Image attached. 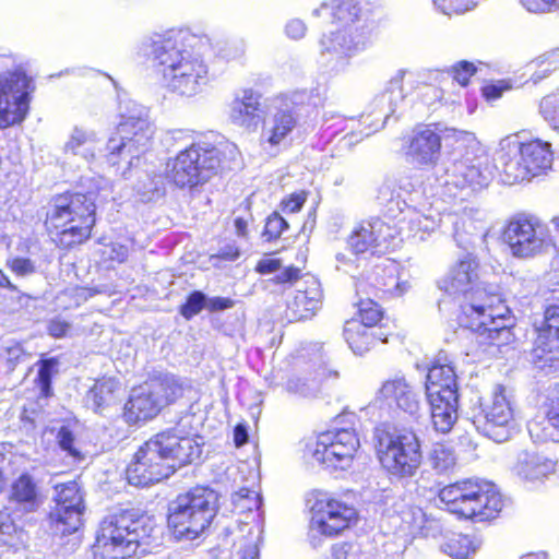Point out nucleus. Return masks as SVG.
Segmentation results:
<instances>
[{
  "instance_id": "7ed1b4c3",
  "label": "nucleus",
  "mask_w": 559,
  "mask_h": 559,
  "mask_svg": "<svg viewBox=\"0 0 559 559\" xmlns=\"http://www.w3.org/2000/svg\"><path fill=\"white\" fill-rule=\"evenodd\" d=\"M239 158L240 151L227 140H198L167 159L164 176L178 189L194 190L230 171Z\"/></svg>"
},
{
  "instance_id": "f03ea898",
  "label": "nucleus",
  "mask_w": 559,
  "mask_h": 559,
  "mask_svg": "<svg viewBox=\"0 0 559 559\" xmlns=\"http://www.w3.org/2000/svg\"><path fill=\"white\" fill-rule=\"evenodd\" d=\"M201 453V445L194 437L167 428L150 437L134 451L124 468V477L134 487H150L193 463Z\"/></svg>"
},
{
  "instance_id": "2eb2a0df",
  "label": "nucleus",
  "mask_w": 559,
  "mask_h": 559,
  "mask_svg": "<svg viewBox=\"0 0 559 559\" xmlns=\"http://www.w3.org/2000/svg\"><path fill=\"white\" fill-rule=\"evenodd\" d=\"M533 364L542 370L559 368V298L544 307L542 319L533 322Z\"/></svg>"
},
{
  "instance_id": "c85d7f7f",
  "label": "nucleus",
  "mask_w": 559,
  "mask_h": 559,
  "mask_svg": "<svg viewBox=\"0 0 559 559\" xmlns=\"http://www.w3.org/2000/svg\"><path fill=\"white\" fill-rule=\"evenodd\" d=\"M425 389L427 396L459 395L456 373L451 364L435 361L427 372Z\"/></svg>"
},
{
  "instance_id": "5701e85b",
  "label": "nucleus",
  "mask_w": 559,
  "mask_h": 559,
  "mask_svg": "<svg viewBox=\"0 0 559 559\" xmlns=\"http://www.w3.org/2000/svg\"><path fill=\"white\" fill-rule=\"evenodd\" d=\"M378 397L390 408L408 415H415L419 411L418 395L404 377L385 380L379 389Z\"/></svg>"
},
{
  "instance_id": "3c124183",
  "label": "nucleus",
  "mask_w": 559,
  "mask_h": 559,
  "mask_svg": "<svg viewBox=\"0 0 559 559\" xmlns=\"http://www.w3.org/2000/svg\"><path fill=\"white\" fill-rule=\"evenodd\" d=\"M57 443L61 450L71 457L81 461L84 459L82 452L75 447V435L69 426H61L56 435Z\"/></svg>"
},
{
  "instance_id": "09e8293b",
  "label": "nucleus",
  "mask_w": 559,
  "mask_h": 559,
  "mask_svg": "<svg viewBox=\"0 0 559 559\" xmlns=\"http://www.w3.org/2000/svg\"><path fill=\"white\" fill-rule=\"evenodd\" d=\"M206 308V296L201 290L189 293L185 301L179 306V313L186 319L191 320Z\"/></svg>"
},
{
  "instance_id": "de8ad7c7",
  "label": "nucleus",
  "mask_w": 559,
  "mask_h": 559,
  "mask_svg": "<svg viewBox=\"0 0 559 559\" xmlns=\"http://www.w3.org/2000/svg\"><path fill=\"white\" fill-rule=\"evenodd\" d=\"M481 430L489 439L501 443L511 437L513 431V421H501L499 419L490 420L489 418H484Z\"/></svg>"
},
{
  "instance_id": "0eeeda50",
  "label": "nucleus",
  "mask_w": 559,
  "mask_h": 559,
  "mask_svg": "<svg viewBox=\"0 0 559 559\" xmlns=\"http://www.w3.org/2000/svg\"><path fill=\"white\" fill-rule=\"evenodd\" d=\"M372 439L376 459L388 475L402 479L417 474L424 456L414 429L383 421L373 428Z\"/></svg>"
},
{
  "instance_id": "bb28decb",
  "label": "nucleus",
  "mask_w": 559,
  "mask_h": 559,
  "mask_svg": "<svg viewBox=\"0 0 559 559\" xmlns=\"http://www.w3.org/2000/svg\"><path fill=\"white\" fill-rule=\"evenodd\" d=\"M343 336L353 353L361 356L379 343H386L390 334L376 333L356 319H350L345 322Z\"/></svg>"
},
{
  "instance_id": "052dcab7",
  "label": "nucleus",
  "mask_w": 559,
  "mask_h": 559,
  "mask_svg": "<svg viewBox=\"0 0 559 559\" xmlns=\"http://www.w3.org/2000/svg\"><path fill=\"white\" fill-rule=\"evenodd\" d=\"M46 329L48 335L52 338H64L70 335L71 323L57 317L48 321Z\"/></svg>"
},
{
  "instance_id": "e2e57ef3",
  "label": "nucleus",
  "mask_w": 559,
  "mask_h": 559,
  "mask_svg": "<svg viewBox=\"0 0 559 559\" xmlns=\"http://www.w3.org/2000/svg\"><path fill=\"white\" fill-rule=\"evenodd\" d=\"M235 306V300L229 297H212L210 299L206 298V309L210 312L223 311L226 309H230Z\"/></svg>"
},
{
  "instance_id": "4be33fe9",
  "label": "nucleus",
  "mask_w": 559,
  "mask_h": 559,
  "mask_svg": "<svg viewBox=\"0 0 559 559\" xmlns=\"http://www.w3.org/2000/svg\"><path fill=\"white\" fill-rule=\"evenodd\" d=\"M479 261L467 254L456 261L448 274L441 280L440 287L448 294L465 296L474 293L477 288L474 285L479 281Z\"/></svg>"
},
{
  "instance_id": "9d476101",
  "label": "nucleus",
  "mask_w": 559,
  "mask_h": 559,
  "mask_svg": "<svg viewBox=\"0 0 559 559\" xmlns=\"http://www.w3.org/2000/svg\"><path fill=\"white\" fill-rule=\"evenodd\" d=\"M310 502V524L323 537H338L359 520L357 509L343 495L314 490Z\"/></svg>"
},
{
  "instance_id": "4468645a",
  "label": "nucleus",
  "mask_w": 559,
  "mask_h": 559,
  "mask_svg": "<svg viewBox=\"0 0 559 559\" xmlns=\"http://www.w3.org/2000/svg\"><path fill=\"white\" fill-rule=\"evenodd\" d=\"M360 448V438L356 428H335L317 436L311 454L325 468L345 471L354 464Z\"/></svg>"
},
{
  "instance_id": "72a5a7b5",
  "label": "nucleus",
  "mask_w": 559,
  "mask_h": 559,
  "mask_svg": "<svg viewBox=\"0 0 559 559\" xmlns=\"http://www.w3.org/2000/svg\"><path fill=\"white\" fill-rule=\"evenodd\" d=\"M260 98L261 95L253 90H243L242 95L233 100V120L245 128L255 127L262 112Z\"/></svg>"
},
{
  "instance_id": "4d7b16f0",
  "label": "nucleus",
  "mask_w": 559,
  "mask_h": 559,
  "mask_svg": "<svg viewBox=\"0 0 559 559\" xmlns=\"http://www.w3.org/2000/svg\"><path fill=\"white\" fill-rule=\"evenodd\" d=\"M5 265L16 276H27L36 272V266L29 258L15 257L9 259Z\"/></svg>"
},
{
  "instance_id": "49530a36",
  "label": "nucleus",
  "mask_w": 559,
  "mask_h": 559,
  "mask_svg": "<svg viewBox=\"0 0 559 559\" xmlns=\"http://www.w3.org/2000/svg\"><path fill=\"white\" fill-rule=\"evenodd\" d=\"M484 418L513 421V411L504 394L499 392L492 396L491 403L484 409Z\"/></svg>"
},
{
  "instance_id": "0e129e2a",
  "label": "nucleus",
  "mask_w": 559,
  "mask_h": 559,
  "mask_svg": "<svg viewBox=\"0 0 559 559\" xmlns=\"http://www.w3.org/2000/svg\"><path fill=\"white\" fill-rule=\"evenodd\" d=\"M107 247L110 249V253L107 258L103 257L104 262L123 263L127 261V249L122 245L111 242ZM105 253L104 251L103 255H105Z\"/></svg>"
},
{
  "instance_id": "6e6552de",
  "label": "nucleus",
  "mask_w": 559,
  "mask_h": 559,
  "mask_svg": "<svg viewBox=\"0 0 559 559\" xmlns=\"http://www.w3.org/2000/svg\"><path fill=\"white\" fill-rule=\"evenodd\" d=\"M361 13L362 8L358 0H329L321 3L314 14L336 27L335 31L322 35L321 53L335 55L343 59L364 50L370 34L364 26H356Z\"/></svg>"
},
{
  "instance_id": "774afa93",
  "label": "nucleus",
  "mask_w": 559,
  "mask_h": 559,
  "mask_svg": "<svg viewBox=\"0 0 559 559\" xmlns=\"http://www.w3.org/2000/svg\"><path fill=\"white\" fill-rule=\"evenodd\" d=\"M8 365L10 368L14 369V367L21 361V359L25 356V353L22 347L13 346L8 347Z\"/></svg>"
},
{
  "instance_id": "c03bdc74",
  "label": "nucleus",
  "mask_w": 559,
  "mask_h": 559,
  "mask_svg": "<svg viewBox=\"0 0 559 559\" xmlns=\"http://www.w3.org/2000/svg\"><path fill=\"white\" fill-rule=\"evenodd\" d=\"M542 409L546 423L559 435V382L547 393Z\"/></svg>"
},
{
  "instance_id": "dca6fc26",
  "label": "nucleus",
  "mask_w": 559,
  "mask_h": 559,
  "mask_svg": "<svg viewBox=\"0 0 559 559\" xmlns=\"http://www.w3.org/2000/svg\"><path fill=\"white\" fill-rule=\"evenodd\" d=\"M55 506L47 514L49 526L62 536L75 533L85 510L82 488L76 480L55 485Z\"/></svg>"
},
{
  "instance_id": "69168bd1",
  "label": "nucleus",
  "mask_w": 559,
  "mask_h": 559,
  "mask_svg": "<svg viewBox=\"0 0 559 559\" xmlns=\"http://www.w3.org/2000/svg\"><path fill=\"white\" fill-rule=\"evenodd\" d=\"M240 249L236 245H227L222 248L217 253L212 255V259L217 261H236L240 257Z\"/></svg>"
},
{
  "instance_id": "5fc2aeb1",
  "label": "nucleus",
  "mask_w": 559,
  "mask_h": 559,
  "mask_svg": "<svg viewBox=\"0 0 559 559\" xmlns=\"http://www.w3.org/2000/svg\"><path fill=\"white\" fill-rule=\"evenodd\" d=\"M302 277V271L300 267L290 264L285 266L281 273L270 278L273 285L282 287H292Z\"/></svg>"
},
{
  "instance_id": "e433bc0d",
  "label": "nucleus",
  "mask_w": 559,
  "mask_h": 559,
  "mask_svg": "<svg viewBox=\"0 0 559 559\" xmlns=\"http://www.w3.org/2000/svg\"><path fill=\"white\" fill-rule=\"evenodd\" d=\"M428 459L431 468L438 475L453 473L457 464V456L453 447L444 442H436L432 445Z\"/></svg>"
},
{
  "instance_id": "f704fd0d",
  "label": "nucleus",
  "mask_w": 559,
  "mask_h": 559,
  "mask_svg": "<svg viewBox=\"0 0 559 559\" xmlns=\"http://www.w3.org/2000/svg\"><path fill=\"white\" fill-rule=\"evenodd\" d=\"M298 126V117L292 109L277 110L271 119V124L266 130L265 142L271 147H278L293 133Z\"/></svg>"
},
{
  "instance_id": "bf43d9fd",
  "label": "nucleus",
  "mask_w": 559,
  "mask_h": 559,
  "mask_svg": "<svg viewBox=\"0 0 559 559\" xmlns=\"http://www.w3.org/2000/svg\"><path fill=\"white\" fill-rule=\"evenodd\" d=\"M338 124H342L341 128H337L333 134H343V140H348V142H358L362 139L361 131H357L355 126L357 122L354 119H342L338 121Z\"/></svg>"
},
{
  "instance_id": "a18cd8bd",
  "label": "nucleus",
  "mask_w": 559,
  "mask_h": 559,
  "mask_svg": "<svg viewBox=\"0 0 559 559\" xmlns=\"http://www.w3.org/2000/svg\"><path fill=\"white\" fill-rule=\"evenodd\" d=\"M231 503L238 513H247L261 507V498L257 491L241 487L231 495Z\"/></svg>"
},
{
  "instance_id": "c756f323",
  "label": "nucleus",
  "mask_w": 559,
  "mask_h": 559,
  "mask_svg": "<svg viewBox=\"0 0 559 559\" xmlns=\"http://www.w3.org/2000/svg\"><path fill=\"white\" fill-rule=\"evenodd\" d=\"M427 399L433 428L441 433L450 432L457 419L459 395H433Z\"/></svg>"
},
{
  "instance_id": "ea45409f",
  "label": "nucleus",
  "mask_w": 559,
  "mask_h": 559,
  "mask_svg": "<svg viewBox=\"0 0 559 559\" xmlns=\"http://www.w3.org/2000/svg\"><path fill=\"white\" fill-rule=\"evenodd\" d=\"M289 223L281 215V213L273 211L264 219L261 238L267 243L276 242L282 238L284 233L289 230Z\"/></svg>"
},
{
  "instance_id": "f3484780",
  "label": "nucleus",
  "mask_w": 559,
  "mask_h": 559,
  "mask_svg": "<svg viewBox=\"0 0 559 559\" xmlns=\"http://www.w3.org/2000/svg\"><path fill=\"white\" fill-rule=\"evenodd\" d=\"M393 238L391 227L377 218L358 224L349 234L347 246L356 257H381L391 251Z\"/></svg>"
},
{
  "instance_id": "7c9ffc66",
  "label": "nucleus",
  "mask_w": 559,
  "mask_h": 559,
  "mask_svg": "<svg viewBox=\"0 0 559 559\" xmlns=\"http://www.w3.org/2000/svg\"><path fill=\"white\" fill-rule=\"evenodd\" d=\"M34 367L36 368V374L33 379V385L38 392L37 399H51L55 395L53 380L60 372V358L40 354Z\"/></svg>"
},
{
  "instance_id": "aec40b11",
  "label": "nucleus",
  "mask_w": 559,
  "mask_h": 559,
  "mask_svg": "<svg viewBox=\"0 0 559 559\" xmlns=\"http://www.w3.org/2000/svg\"><path fill=\"white\" fill-rule=\"evenodd\" d=\"M162 412V403L150 389H133L123 403L121 419L129 427H139Z\"/></svg>"
},
{
  "instance_id": "6ab92c4d",
  "label": "nucleus",
  "mask_w": 559,
  "mask_h": 559,
  "mask_svg": "<svg viewBox=\"0 0 559 559\" xmlns=\"http://www.w3.org/2000/svg\"><path fill=\"white\" fill-rule=\"evenodd\" d=\"M506 507V500L493 483L479 479L462 521L490 523L497 520Z\"/></svg>"
},
{
  "instance_id": "338daca9",
  "label": "nucleus",
  "mask_w": 559,
  "mask_h": 559,
  "mask_svg": "<svg viewBox=\"0 0 559 559\" xmlns=\"http://www.w3.org/2000/svg\"><path fill=\"white\" fill-rule=\"evenodd\" d=\"M233 440L237 448H240L248 442V432L245 424H237L234 427Z\"/></svg>"
},
{
  "instance_id": "a878e982",
  "label": "nucleus",
  "mask_w": 559,
  "mask_h": 559,
  "mask_svg": "<svg viewBox=\"0 0 559 559\" xmlns=\"http://www.w3.org/2000/svg\"><path fill=\"white\" fill-rule=\"evenodd\" d=\"M121 383L114 376L103 374L96 378L85 392V403L98 415L114 407L121 396Z\"/></svg>"
},
{
  "instance_id": "b1692460",
  "label": "nucleus",
  "mask_w": 559,
  "mask_h": 559,
  "mask_svg": "<svg viewBox=\"0 0 559 559\" xmlns=\"http://www.w3.org/2000/svg\"><path fill=\"white\" fill-rule=\"evenodd\" d=\"M478 480V478H462L441 487L437 498L443 510L462 521Z\"/></svg>"
},
{
  "instance_id": "680f3d73",
  "label": "nucleus",
  "mask_w": 559,
  "mask_h": 559,
  "mask_svg": "<svg viewBox=\"0 0 559 559\" xmlns=\"http://www.w3.org/2000/svg\"><path fill=\"white\" fill-rule=\"evenodd\" d=\"M282 267V260L278 258L264 257L257 261L254 272L260 275H267L278 271Z\"/></svg>"
},
{
  "instance_id": "8fccbe9b",
  "label": "nucleus",
  "mask_w": 559,
  "mask_h": 559,
  "mask_svg": "<svg viewBox=\"0 0 559 559\" xmlns=\"http://www.w3.org/2000/svg\"><path fill=\"white\" fill-rule=\"evenodd\" d=\"M539 111L554 129L559 130V92L543 97Z\"/></svg>"
},
{
  "instance_id": "6e6d98bb",
  "label": "nucleus",
  "mask_w": 559,
  "mask_h": 559,
  "mask_svg": "<svg viewBox=\"0 0 559 559\" xmlns=\"http://www.w3.org/2000/svg\"><path fill=\"white\" fill-rule=\"evenodd\" d=\"M436 5L445 14H463L477 4L476 0H433Z\"/></svg>"
},
{
  "instance_id": "58836bf2",
  "label": "nucleus",
  "mask_w": 559,
  "mask_h": 559,
  "mask_svg": "<svg viewBox=\"0 0 559 559\" xmlns=\"http://www.w3.org/2000/svg\"><path fill=\"white\" fill-rule=\"evenodd\" d=\"M443 551L455 559H466L474 554L477 545L468 534L452 533L442 545Z\"/></svg>"
},
{
  "instance_id": "473e14b6",
  "label": "nucleus",
  "mask_w": 559,
  "mask_h": 559,
  "mask_svg": "<svg viewBox=\"0 0 559 559\" xmlns=\"http://www.w3.org/2000/svg\"><path fill=\"white\" fill-rule=\"evenodd\" d=\"M119 144L110 147L111 154H119L123 148L136 151L147 143L151 138L148 124L141 119H130L118 126Z\"/></svg>"
},
{
  "instance_id": "39448f33",
  "label": "nucleus",
  "mask_w": 559,
  "mask_h": 559,
  "mask_svg": "<svg viewBox=\"0 0 559 559\" xmlns=\"http://www.w3.org/2000/svg\"><path fill=\"white\" fill-rule=\"evenodd\" d=\"M153 66L167 86L182 96H193L207 81V66L188 51L181 33H167L152 44Z\"/></svg>"
},
{
  "instance_id": "ddd939ff",
  "label": "nucleus",
  "mask_w": 559,
  "mask_h": 559,
  "mask_svg": "<svg viewBox=\"0 0 559 559\" xmlns=\"http://www.w3.org/2000/svg\"><path fill=\"white\" fill-rule=\"evenodd\" d=\"M35 90L33 78L21 67L0 73V129L20 126L26 119Z\"/></svg>"
},
{
  "instance_id": "9b49d317",
  "label": "nucleus",
  "mask_w": 559,
  "mask_h": 559,
  "mask_svg": "<svg viewBox=\"0 0 559 559\" xmlns=\"http://www.w3.org/2000/svg\"><path fill=\"white\" fill-rule=\"evenodd\" d=\"M512 145L516 148L514 156L509 153L501 155V173L509 185L531 180L551 168L554 153L549 142L534 138L513 141Z\"/></svg>"
},
{
  "instance_id": "f257e3e1",
  "label": "nucleus",
  "mask_w": 559,
  "mask_h": 559,
  "mask_svg": "<svg viewBox=\"0 0 559 559\" xmlns=\"http://www.w3.org/2000/svg\"><path fill=\"white\" fill-rule=\"evenodd\" d=\"M98 187L83 183L50 197L43 228L57 249L70 252L92 239L98 221Z\"/></svg>"
},
{
  "instance_id": "79ce46f5",
  "label": "nucleus",
  "mask_w": 559,
  "mask_h": 559,
  "mask_svg": "<svg viewBox=\"0 0 559 559\" xmlns=\"http://www.w3.org/2000/svg\"><path fill=\"white\" fill-rule=\"evenodd\" d=\"M237 212H239V214L233 219L234 233L240 239H248L250 236V225L254 221L251 201L246 199L241 202L239 206L233 211V214Z\"/></svg>"
},
{
  "instance_id": "37998d69",
  "label": "nucleus",
  "mask_w": 559,
  "mask_h": 559,
  "mask_svg": "<svg viewBox=\"0 0 559 559\" xmlns=\"http://www.w3.org/2000/svg\"><path fill=\"white\" fill-rule=\"evenodd\" d=\"M440 132L442 140L451 148V151L467 148L476 143L475 134L469 131L441 127Z\"/></svg>"
},
{
  "instance_id": "a211bd4d",
  "label": "nucleus",
  "mask_w": 559,
  "mask_h": 559,
  "mask_svg": "<svg viewBox=\"0 0 559 559\" xmlns=\"http://www.w3.org/2000/svg\"><path fill=\"white\" fill-rule=\"evenodd\" d=\"M441 124L419 123L404 144L405 155L419 167H435L442 147Z\"/></svg>"
},
{
  "instance_id": "cd10ccee",
  "label": "nucleus",
  "mask_w": 559,
  "mask_h": 559,
  "mask_svg": "<svg viewBox=\"0 0 559 559\" xmlns=\"http://www.w3.org/2000/svg\"><path fill=\"white\" fill-rule=\"evenodd\" d=\"M558 460L544 452L524 453L516 463L519 475L528 481H540L554 475Z\"/></svg>"
},
{
  "instance_id": "423d86ee",
  "label": "nucleus",
  "mask_w": 559,
  "mask_h": 559,
  "mask_svg": "<svg viewBox=\"0 0 559 559\" xmlns=\"http://www.w3.org/2000/svg\"><path fill=\"white\" fill-rule=\"evenodd\" d=\"M455 322L459 328L485 336L492 344L500 336L509 341L514 326L512 311L501 296L481 288L460 296Z\"/></svg>"
},
{
  "instance_id": "603ef678",
  "label": "nucleus",
  "mask_w": 559,
  "mask_h": 559,
  "mask_svg": "<svg viewBox=\"0 0 559 559\" xmlns=\"http://www.w3.org/2000/svg\"><path fill=\"white\" fill-rule=\"evenodd\" d=\"M310 192L307 190L294 191L283 197L280 201V209L283 213L295 214L299 213L306 204Z\"/></svg>"
},
{
  "instance_id": "864d4df0",
  "label": "nucleus",
  "mask_w": 559,
  "mask_h": 559,
  "mask_svg": "<svg viewBox=\"0 0 559 559\" xmlns=\"http://www.w3.org/2000/svg\"><path fill=\"white\" fill-rule=\"evenodd\" d=\"M477 67L467 60H461L454 63L450 69V74L460 86L466 87L471 79L476 74Z\"/></svg>"
},
{
  "instance_id": "a19ab883",
  "label": "nucleus",
  "mask_w": 559,
  "mask_h": 559,
  "mask_svg": "<svg viewBox=\"0 0 559 559\" xmlns=\"http://www.w3.org/2000/svg\"><path fill=\"white\" fill-rule=\"evenodd\" d=\"M384 319V310L372 299H361L357 304V321L368 328L380 325Z\"/></svg>"
},
{
  "instance_id": "412c9836",
  "label": "nucleus",
  "mask_w": 559,
  "mask_h": 559,
  "mask_svg": "<svg viewBox=\"0 0 559 559\" xmlns=\"http://www.w3.org/2000/svg\"><path fill=\"white\" fill-rule=\"evenodd\" d=\"M323 290L318 280H308L304 286L297 289L293 299L286 306V313L290 322L309 321L321 309Z\"/></svg>"
},
{
  "instance_id": "13d9d810",
  "label": "nucleus",
  "mask_w": 559,
  "mask_h": 559,
  "mask_svg": "<svg viewBox=\"0 0 559 559\" xmlns=\"http://www.w3.org/2000/svg\"><path fill=\"white\" fill-rule=\"evenodd\" d=\"M511 87V83L507 80L488 82L481 87V95L486 100L492 102L500 98Z\"/></svg>"
},
{
  "instance_id": "20e7f679",
  "label": "nucleus",
  "mask_w": 559,
  "mask_h": 559,
  "mask_svg": "<svg viewBox=\"0 0 559 559\" xmlns=\"http://www.w3.org/2000/svg\"><path fill=\"white\" fill-rule=\"evenodd\" d=\"M156 528L153 516L138 508L119 509L105 516L91 546L93 559H123L131 547L147 546Z\"/></svg>"
},
{
  "instance_id": "1a4fd4ad",
  "label": "nucleus",
  "mask_w": 559,
  "mask_h": 559,
  "mask_svg": "<svg viewBox=\"0 0 559 559\" xmlns=\"http://www.w3.org/2000/svg\"><path fill=\"white\" fill-rule=\"evenodd\" d=\"M217 510L218 493L210 486L197 485L177 496L167 524L177 538L193 540L210 527Z\"/></svg>"
},
{
  "instance_id": "c9c22d12",
  "label": "nucleus",
  "mask_w": 559,
  "mask_h": 559,
  "mask_svg": "<svg viewBox=\"0 0 559 559\" xmlns=\"http://www.w3.org/2000/svg\"><path fill=\"white\" fill-rule=\"evenodd\" d=\"M153 396L158 397L162 409L183 397V384L173 376H164L155 379L148 386Z\"/></svg>"
},
{
  "instance_id": "f8f14e48",
  "label": "nucleus",
  "mask_w": 559,
  "mask_h": 559,
  "mask_svg": "<svg viewBox=\"0 0 559 559\" xmlns=\"http://www.w3.org/2000/svg\"><path fill=\"white\" fill-rule=\"evenodd\" d=\"M500 238L511 254L519 259L542 254L550 245L545 224L537 216L524 212L515 213L506 221Z\"/></svg>"
},
{
  "instance_id": "2f4dec72",
  "label": "nucleus",
  "mask_w": 559,
  "mask_h": 559,
  "mask_svg": "<svg viewBox=\"0 0 559 559\" xmlns=\"http://www.w3.org/2000/svg\"><path fill=\"white\" fill-rule=\"evenodd\" d=\"M450 176L452 183L459 189L476 190L487 186L488 182V178L481 169L480 158L455 160Z\"/></svg>"
},
{
  "instance_id": "393cba45",
  "label": "nucleus",
  "mask_w": 559,
  "mask_h": 559,
  "mask_svg": "<svg viewBox=\"0 0 559 559\" xmlns=\"http://www.w3.org/2000/svg\"><path fill=\"white\" fill-rule=\"evenodd\" d=\"M8 500L23 514L35 513L44 504V496L36 479L26 472L11 483Z\"/></svg>"
},
{
  "instance_id": "4c0bfd02",
  "label": "nucleus",
  "mask_w": 559,
  "mask_h": 559,
  "mask_svg": "<svg viewBox=\"0 0 559 559\" xmlns=\"http://www.w3.org/2000/svg\"><path fill=\"white\" fill-rule=\"evenodd\" d=\"M26 532L15 523L13 512L7 509L0 511V543L8 547L17 548L25 544Z\"/></svg>"
}]
</instances>
